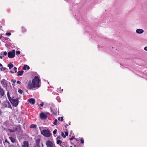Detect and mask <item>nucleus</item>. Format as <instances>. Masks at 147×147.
I'll list each match as a JSON object with an SVG mask.
<instances>
[{"label":"nucleus","instance_id":"19","mask_svg":"<svg viewBox=\"0 0 147 147\" xmlns=\"http://www.w3.org/2000/svg\"><path fill=\"white\" fill-rule=\"evenodd\" d=\"M63 117H58V120L60 121H62L63 120Z\"/></svg>","mask_w":147,"mask_h":147},{"label":"nucleus","instance_id":"34","mask_svg":"<svg viewBox=\"0 0 147 147\" xmlns=\"http://www.w3.org/2000/svg\"><path fill=\"white\" fill-rule=\"evenodd\" d=\"M16 82V81L14 80H11V82L13 83H15Z\"/></svg>","mask_w":147,"mask_h":147},{"label":"nucleus","instance_id":"33","mask_svg":"<svg viewBox=\"0 0 147 147\" xmlns=\"http://www.w3.org/2000/svg\"><path fill=\"white\" fill-rule=\"evenodd\" d=\"M68 132L67 131L65 132V135L66 136H67L68 135Z\"/></svg>","mask_w":147,"mask_h":147},{"label":"nucleus","instance_id":"28","mask_svg":"<svg viewBox=\"0 0 147 147\" xmlns=\"http://www.w3.org/2000/svg\"><path fill=\"white\" fill-rule=\"evenodd\" d=\"M20 52L19 51H16V55H18L20 54Z\"/></svg>","mask_w":147,"mask_h":147},{"label":"nucleus","instance_id":"5","mask_svg":"<svg viewBox=\"0 0 147 147\" xmlns=\"http://www.w3.org/2000/svg\"><path fill=\"white\" fill-rule=\"evenodd\" d=\"M20 126H16L15 127V128H14L13 129H8V130L10 132H14L15 131L18 130H20Z\"/></svg>","mask_w":147,"mask_h":147},{"label":"nucleus","instance_id":"35","mask_svg":"<svg viewBox=\"0 0 147 147\" xmlns=\"http://www.w3.org/2000/svg\"><path fill=\"white\" fill-rule=\"evenodd\" d=\"M144 49L146 51H147V47H145L144 48Z\"/></svg>","mask_w":147,"mask_h":147},{"label":"nucleus","instance_id":"24","mask_svg":"<svg viewBox=\"0 0 147 147\" xmlns=\"http://www.w3.org/2000/svg\"><path fill=\"white\" fill-rule=\"evenodd\" d=\"M18 92H19L20 94H21L23 92V91L22 90L20 89H19L18 90Z\"/></svg>","mask_w":147,"mask_h":147},{"label":"nucleus","instance_id":"26","mask_svg":"<svg viewBox=\"0 0 147 147\" xmlns=\"http://www.w3.org/2000/svg\"><path fill=\"white\" fill-rule=\"evenodd\" d=\"M57 131V130L56 129H55L53 131V133L54 135L56 134Z\"/></svg>","mask_w":147,"mask_h":147},{"label":"nucleus","instance_id":"20","mask_svg":"<svg viewBox=\"0 0 147 147\" xmlns=\"http://www.w3.org/2000/svg\"><path fill=\"white\" fill-rule=\"evenodd\" d=\"M7 97L8 98L9 100H10V99L11 98V97L9 96V92H7Z\"/></svg>","mask_w":147,"mask_h":147},{"label":"nucleus","instance_id":"12","mask_svg":"<svg viewBox=\"0 0 147 147\" xmlns=\"http://www.w3.org/2000/svg\"><path fill=\"white\" fill-rule=\"evenodd\" d=\"M4 94V92L3 89L0 86V95L1 96H3Z\"/></svg>","mask_w":147,"mask_h":147},{"label":"nucleus","instance_id":"38","mask_svg":"<svg viewBox=\"0 0 147 147\" xmlns=\"http://www.w3.org/2000/svg\"><path fill=\"white\" fill-rule=\"evenodd\" d=\"M10 72L11 73H13L14 72V71L13 70V69H12V70L10 71Z\"/></svg>","mask_w":147,"mask_h":147},{"label":"nucleus","instance_id":"51","mask_svg":"<svg viewBox=\"0 0 147 147\" xmlns=\"http://www.w3.org/2000/svg\"><path fill=\"white\" fill-rule=\"evenodd\" d=\"M58 97H57V99H58Z\"/></svg>","mask_w":147,"mask_h":147},{"label":"nucleus","instance_id":"29","mask_svg":"<svg viewBox=\"0 0 147 147\" xmlns=\"http://www.w3.org/2000/svg\"><path fill=\"white\" fill-rule=\"evenodd\" d=\"M81 142L83 144L84 143V140L82 138L81 139Z\"/></svg>","mask_w":147,"mask_h":147},{"label":"nucleus","instance_id":"11","mask_svg":"<svg viewBox=\"0 0 147 147\" xmlns=\"http://www.w3.org/2000/svg\"><path fill=\"white\" fill-rule=\"evenodd\" d=\"M29 144L28 142L24 141L23 142V144L22 145V147H28Z\"/></svg>","mask_w":147,"mask_h":147},{"label":"nucleus","instance_id":"21","mask_svg":"<svg viewBox=\"0 0 147 147\" xmlns=\"http://www.w3.org/2000/svg\"><path fill=\"white\" fill-rule=\"evenodd\" d=\"M61 136L63 137V138H65L66 137V136L64 134V133L63 132H62L61 133Z\"/></svg>","mask_w":147,"mask_h":147},{"label":"nucleus","instance_id":"45","mask_svg":"<svg viewBox=\"0 0 147 147\" xmlns=\"http://www.w3.org/2000/svg\"><path fill=\"white\" fill-rule=\"evenodd\" d=\"M71 124H70V122H69V125H70Z\"/></svg>","mask_w":147,"mask_h":147},{"label":"nucleus","instance_id":"44","mask_svg":"<svg viewBox=\"0 0 147 147\" xmlns=\"http://www.w3.org/2000/svg\"><path fill=\"white\" fill-rule=\"evenodd\" d=\"M2 66V65L1 64H0V66L1 67Z\"/></svg>","mask_w":147,"mask_h":147},{"label":"nucleus","instance_id":"8","mask_svg":"<svg viewBox=\"0 0 147 147\" xmlns=\"http://www.w3.org/2000/svg\"><path fill=\"white\" fill-rule=\"evenodd\" d=\"M144 32V30L141 29H138L136 30V33L138 34H142Z\"/></svg>","mask_w":147,"mask_h":147},{"label":"nucleus","instance_id":"37","mask_svg":"<svg viewBox=\"0 0 147 147\" xmlns=\"http://www.w3.org/2000/svg\"><path fill=\"white\" fill-rule=\"evenodd\" d=\"M40 106H41V107H42L43 106V102H42L40 104Z\"/></svg>","mask_w":147,"mask_h":147},{"label":"nucleus","instance_id":"27","mask_svg":"<svg viewBox=\"0 0 147 147\" xmlns=\"http://www.w3.org/2000/svg\"><path fill=\"white\" fill-rule=\"evenodd\" d=\"M6 69V68H5V67H2L1 68V71H4Z\"/></svg>","mask_w":147,"mask_h":147},{"label":"nucleus","instance_id":"1","mask_svg":"<svg viewBox=\"0 0 147 147\" xmlns=\"http://www.w3.org/2000/svg\"><path fill=\"white\" fill-rule=\"evenodd\" d=\"M40 81L39 76H35L32 79V83L30 82L28 83L27 86L28 89L38 88L40 86Z\"/></svg>","mask_w":147,"mask_h":147},{"label":"nucleus","instance_id":"7","mask_svg":"<svg viewBox=\"0 0 147 147\" xmlns=\"http://www.w3.org/2000/svg\"><path fill=\"white\" fill-rule=\"evenodd\" d=\"M40 119H46L47 117V115L43 112L40 113Z\"/></svg>","mask_w":147,"mask_h":147},{"label":"nucleus","instance_id":"4","mask_svg":"<svg viewBox=\"0 0 147 147\" xmlns=\"http://www.w3.org/2000/svg\"><path fill=\"white\" fill-rule=\"evenodd\" d=\"M15 50H13L12 51L8 52L7 53L8 56L9 58H14L15 56Z\"/></svg>","mask_w":147,"mask_h":147},{"label":"nucleus","instance_id":"43","mask_svg":"<svg viewBox=\"0 0 147 147\" xmlns=\"http://www.w3.org/2000/svg\"><path fill=\"white\" fill-rule=\"evenodd\" d=\"M68 126L67 124L65 125V127H67Z\"/></svg>","mask_w":147,"mask_h":147},{"label":"nucleus","instance_id":"23","mask_svg":"<svg viewBox=\"0 0 147 147\" xmlns=\"http://www.w3.org/2000/svg\"><path fill=\"white\" fill-rule=\"evenodd\" d=\"M57 119H55L53 122V124L55 125H56L57 124Z\"/></svg>","mask_w":147,"mask_h":147},{"label":"nucleus","instance_id":"32","mask_svg":"<svg viewBox=\"0 0 147 147\" xmlns=\"http://www.w3.org/2000/svg\"><path fill=\"white\" fill-rule=\"evenodd\" d=\"M17 68L16 67H14V73H16L17 72Z\"/></svg>","mask_w":147,"mask_h":147},{"label":"nucleus","instance_id":"17","mask_svg":"<svg viewBox=\"0 0 147 147\" xmlns=\"http://www.w3.org/2000/svg\"><path fill=\"white\" fill-rule=\"evenodd\" d=\"M8 66L9 67V69H11L13 67V65L12 63H9L8 65Z\"/></svg>","mask_w":147,"mask_h":147},{"label":"nucleus","instance_id":"50","mask_svg":"<svg viewBox=\"0 0 147 147\" xmlns=\"http://www.w3.org/2000/svg\"><path fill=\"white\" fill-rule=\"evenodd\" d=\"M69 147H73L72 146H70Z\"/></svg>","mask_w":147,"mask_h":147},{"label":"nucleus","instance_id":"46","mask_svg":"<svg viewBox=\"0 0 147 147\" xmlns=\"http://www.w3.org/2000/svg\"><path fill=\"white\" fill-rule=\"evenodd\" d=\"M60 137H58L57 139L58 138L59 139H60Z\"/></svg>","mask_w":147,"mask_h":147},{"label":"nucleus","instance_id":"16","mask_svg":"<svg viewBox=\"0 0 147 147\" xmlns=\"http://www.w3.org/2000/svg\"><path fill=\"white\" fill-rule=\"evenodd\" d=\"M9 138L10 139L11 141L12 142L14 143V142H15L16 140H15V139L14 138L12 137H9Z\"/></svg>","mask_w":147,"mask_h":147},{"label":"nucleus","instance_id":"13","mask_svg":"<svg viewBox=\"0 0 147 147\" xmlns=\"http://www.w3.org/2000/svg\"><path fill=\"white\" fill-rule=\"evenodd\" d=\"M30 68L29 66L26 65H25L23 67V69L26 70V69H29Z\"/></svg>","mask_w":147,"mask_h":147},{"label":"nucleus","instance_id":"10","mask_svg":"<svg viewBox=\"0 0 147 147\" xmlns=\"http://www.w3.org/2000/svg\"><path fill=\"white\" fill-rule=\"evenodd\" d=\"M40 139L39 138L37 139L36 141V145L37 147H40Z\"/></svg>","mask_w":147,"mask_h":147},{"label":"nucleus","instance_id":"25","mask_svg":"<svg viewBox=\"0 0 147 147\" xmlns=\"http://www.w3.org/2000/svg\"><path fill=\"white\" fill-rule=\"evenodd\" d=\"M11 35V33L10 32H7L6 33L5 35L8 36H10Z\"/></svg>","mask_w":147,"mask_h":147},{"label":"nucleus","instance_id":"42","mask_svg":"<svg viewBox=\"0 0 147 147\" xmlns=\"http://www.w3.org/2000/svg\"><path fill=\"white\" fill-rule=\"evenodd\" d=\"M3 57L2 56H0V58L1 59H2L3 58Z\"/></svg>","mask_w":147,"mask_h":147},{"label":"nucleus","instance_id":"18","mask_svg":"<svg viewBox=\"0 0 147 147\" xmlns=\"http://www.w3.org/2000/svg\"><path fill=\"white\" fill-rule=\"evenodd\" d=\"M36 125L35 124H32L30 126V127L32 128H35L36 127Z\"/></svg>","mask_w":147,"mask_h":147},{"label":"nucleus","instance_id":"47","mask_svg":"<svg viewBox=\"0 0 147 147\" xmlns=\"http://www.w3.org/2000/svg\"><path fill=\"white\" fill-rule=\"evenodd\" d=\"M42 147H43V144H42Z\"/></svg>","mask_w":147,"mask_h":147},{"label":"nucleus","instance_id":"15","mask_svg":"<svg viewBox=\"0 0 147 147\" xmlns=\"http://www.w3.org/2000/svg\"><path fill=\"white\" fill-rule=\"evenodd\" d=\"M18 76H22L23 74L24 71L23 70H21L18 72Z\"/></svg>","mask_w":147,"mask_h":147},{"label":"nucleus","instance_id":"31","mask_svg":"<svg viewBox=\"0 0 147 147\" xmlns=\"http://www.w3.org/2000/svg\"><path fill=\"white\" fill-rule=\"evenodd\" d=\"M7 53L5 51L3 53V55L4 56H5L7 55Z\"/></svg>","mask_w":147,"mask_h":147},{"label":"nucleus","instance_id":"49","mask_svg":"<svg viewBox=\"0 0 147 147\" xmlns=\"http://www.w3.org/2000/svg\"><path fill=\"white\" fill-rule=\"evenodd\" d=\"M2 27V26H0V27Z\"/></svg>","mask_w":147,"mask_h":147},{"label":"nucleus","instance_id":"22","mask_svg":"<svg viewBox=\"0 0 147 147\" xmlns=\"http://www.w3.org/2000/svg\"><path fill=\"white\" fill-rule=\"evenodd\" d=\"M62 142V141H60L59 140H58L57 141V144H61V143Z\"/></svg>","mask_w":147,"mask_h":147},{"label":"nucleus","instance_id":"2","mask_svg":"<svg viewBox=\"0 0 147 147\" xmlns=\"http://www.w3.org/2000/svg\"><path fill=\"white\" fill-rule=\"evenodd\" d=\"M39 129L42 135L47 137L50 136L51 134L49 130L47 127L41 126L39 127Z\"/></svg>","mask_w":147,"mask_h":147},{"label":"nucleus","instance_id":"9","mask_svg":"<svg viewBox=\"0 0 147 147\" xmlns=\"http://www.w3.org/2000/svg\"><path fill=\"white\" fill-rule=\"evenodd\" d=\"M28 100L29 102L33 104H34L35 102V99L32 98L28 99Z\"/></svg>","mask_w":147,"mask_h":147},{"label":"nucleus","instance_id":"30","mask_svg":"<svg viewBox=\"0 0 147 147\" xmlns=\"http://www.w3.org/2000/svg\"><path fill=\"white\" fill-rule=\"evenodd\" d=\"M22 31L23 32H24L26 31V30L24 27H22Z\"/></svg>","mask_w":147,"mask_h":147},{"label":"nucleus","instance_id":"6","mask_svg":"<svg viewBox=\"0 0 147 147\" xmlns=\"http://www.w3.org/2000/svg\"><path fill=\"white\" fill-rule=\"evenodd\" d=\"M46 144L47 147H52L53 145L52 142L49 140H47L46 142Z\"/></svg>","mask_w":147,"mask_h":147},{"label":"nucleus","instance_id":"3","mask_svg":"<svg viewBox=\"0 0 147 147\" xmlns=\"http://www.w3.org/2000/svg\"><path fill=\"white\" fill-rule=\"evenodd\" d=\"M11 102V104L13 106L15 107H17L18 104V98H12L9 100Z\"/></svg>","mask_w":147,"mask_h":147},{"label":"nucleus","instance_id":"41","mask_svg":"<svg viewBox=\"0 0 147 147\" xmlns=\"http://www.w3.org/2000/svg\"><path fill=\"white\" fill-rule=\"evenodd\" d=\"M5 142H8L7 140H5Z\"/></svg>","mask_w":147,"mask_h":147},{"label":"nucleus","instance_id":"39","mask_svg":"<svg viewBox=\"0 0 147 147\" xmlns=\"http://www.w3.org/2000/svg\"><path fill=\"white\" fill-rule=\"evenodd\" d=\"M17 83L18 84H20L21 83V82H20V81H17Z\"/></svg>","mask_w":147,"mask_h":147},{"label":"nucleus","instance_id":"14","mask_svg":"<svg viewBox=\"0 0 147 147\" xmlns=\"http://www.w3.org/2000/svg\"><path fill=\"white\" fill-rule=\"evenodd\" d=\"M1 83L2 84H3L5 86H6L7 85V84L6 82V81L5 79H3L1 81Z\"/></svg>","mask_w":147,"mask_h":147},{"label":"nucleus","instance_id":"40","mask_svg":"<svg viewBox=\"0 0 147 147\" xmlns=\"http://www.w3.org/2000/svg\"><path fill=\"white\" fill-rule=\"evenodd\" d=\"M2 114V112L1 110L0 109V115H1Z\"/></svg>","mask_w":147,"mask_h":147},{"label":"nucleus","instance_id":"36","mask_svg":"<svg viewBox=\"0 0 147 147\" xmlns=\"http://www.w3.org/2000/svg\"><path fill=\"white\" fill-rule=\"evenodd\" d=\"M74 137H71V138H69V140H73V139H74Z\"/></svg>","mask_w":147,"mask_h":147},{"label":"nucleus","instance_id":"48","mask_svg":"<svg viewBox=\"0 0 147 147\" xmlns=\"http://www.w3.org/2000/svg\"><path fill=\"white\" fill-rule=\"evenodd\" d=\"M60 101H60H60H58V102H60Z\"/></svg>","mask_w":147,"mask_h":147}]
</instances>
